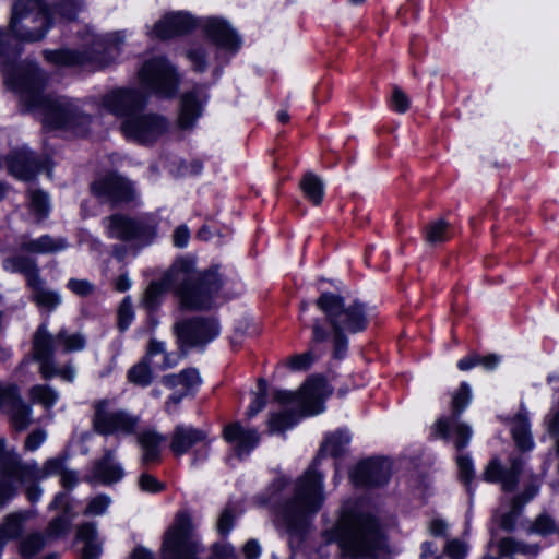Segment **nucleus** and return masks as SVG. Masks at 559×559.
Segmentation results:
<instances>
[{
    "mask_svg": "<svg viewBox=\"0 0 559 559\" xmlns=\"http://www.w3.org/2000/svg\"><path fill=\"white\" fill-rule=\"evenodd\" d=\"M460 478L465 485H468L474 476L473 462L468 455L460 454L456 459Z\"/></svg>",
    "mask_w": 559,
    "mask_h": 559,
    "instance_id": "nucleus-55",
    "label": "nucleus"
},
{
    "mask_svg": "<svg viewBox=\"0 0 559 559\" xmlns=\"http://www.w3.org/2000/svg\"><path fill=\"white\" fill-rule=\"evenodd\" d=\"M314 361V356L312 350H308L300 355L292 356L287 365L293 370H305L310 367V365Z\"/></svg>",
    "mask_w": 559,
    "mask_h": 559,
    "instance_id": "nucleus-57",
    "label": "nucleus"
},
{
    "mask_svg": "<svg viewBox=\"0 0 559 559\" xmlns=\"http://www.w3.org/2000/svg\"><path fill=\"white\" fill-rule=\"evenodd\" d=\"M52 24V16L41 0H17L12 7L10 31L20 41L41 40Z\"/></svg>",
    "mask_w": 559,
    "mask_h": 559,
    "instance_id": "nucleus-8",
    "label": "nucleus"
},
{
    "mask_svg": "<svg viewBox=\"0 0 559 559\" xmlns=\"http://www.w3.org/2000/svg\"><path fill=\"white\" fill-rule=\"evenodd\" d=\"M85 344L86 340L80 333L70 334L62 329L53 336L49 333L47 324L41 323L34 333L32 342L33 359L39 364L41 378L49 380L53 377H60L63 381L73 382L75 378L74 367L70 364L59 367L53 354L58 345L62 346L64 353H71L82 350Z\"/></svg>",
    "mask_w": 559,
    "mask_h": 559,
    "instance_id": "nucleus-5",
    "label": "nucleus"
},
{
    "mask_svg": "<svg viewBox=\"0 0 559 559\" xmlns=\"http://www.w3.org/2000/svg\"><path fill=\"white\" fill-rule=\"evenodd\" d=\"M121 132L126 139L139 144L148 145L160 139L169 129L168 120L155 112L131 115L122 120Z\"/></svg>",
    "mask_w": 559,
    "mask_h": 559,
    "instance_id": "nucleus-11",
    "label": "nucleus"
},
{
    "mask_svg": "<svg viewBox=\"0 0 559 559\" xmlns=\"http://www.w3.org/2000/svg\"><path fill=\"white\" fill-rule=\"evenodd\" d=\"M471 401V388L467 383H462L452 399V416L442 417L435 424V435L448 439L450 431L454 430V445L457 451L464 449L472 437V428L459 421L460 414L465 409Z\"/></svg>",
    "mask_w": 559,
    "mask_h": 559,
    "instance_id": "nucleus-12",
    "label": "nucleus"
},
{
    "mask_svg": "<svg viewBox=\"0 0 559 559\" xmlns=\"http://www.w3.org/2000/svg\"><path fill=\"white\" fill-rule=\"evenodd\" d=\"M68 288L79 296H87L93 293V285L86 280H70Z\"/></svg>",
    "mask_w": 559,
    "mask_h": 559,
    "instance_id": "nucleus-62",
    "label": "nucleus"
},
{
    "mask_svg": "<svg viewBox=\"0 0 559 559\" xmlns=\"http://www.w3.org/2000/svg\"><path fill=\"white\" fill-rule=\"evenodd\" d=\"M510 466L507 468L498 457L490 460L486 466L483 478L488 483H498L503 491H513L519 483L524 461L521 455H511Z\"/></svg>",
    "mask_w": 559,
    "mask_h": 559,
    "instance_id": "nucleus-17",
    "label": "nucleus"
},
{
    "mask_svg": "<svg viewBox=\"0 0 559 559\" xmlns=\"http://www.w3.org/2000/svg\"><path fill=\"white\" fill-rule=\"evenodd\" d=\"M190 239V231L186 225L178 226L173 235L174 245L178 248H185Z\"/></svg>",
    "mask_w": 559,
    "mask_h": 559,
    "instance_id": "nucleus-64",
    "label": "nucleus"
},
{
    "mask_svg": "<svg viewBox=\"0 0 559 559\" xmlns=\"http://www.w3.org/2000/svg\"><path fill=\"white\" fill-rule=\"evenodd\" d=\"M201 115L200 104L193 93L185 94L181 98L179 123L181 128L192 127L194 120Z\"/></svg>",
    "mask_w": 559,
    "mask_h": 559,
    "instance_id": "nucleus-41",
    "label": "nucleus"
},
{
    "mask_svg": "<svg viewBox=\"0 0 559 559\" xmlns=\"http://www.w3.org/2000/svg\"><path fill=\"white\" fill-rule=\"evenodd\" d=\"M197 26L194 19L185 12L171 13L159 20L148 33L151 37L168 39L189 33Z\"/></svg>",
    "mask_w": 559,
    "mask_h": 559,
    "instance_id": "nucleus-27",
    "label": "nucleus"
},
{
    "mask_svg": "<svg viewBox=\"0 0 559 559\" xmlns=\"http://www.w3.org/2000/svg\"><path fill=\"white\" fill-rule=\"evenodd\" d=\"M206 36L218 47L231 53L241 47V38L230 24L221 17H209L203 23Z\"/></svg>",
    "mask_w": 559,
    "mask_h": 559,
    "instance_id": "nucleus-23",
    "label": "nucleus"
},
{
    "mask_svg": "<svg viewBox=\"0 0 559 559\" xmlns=\"http://www.w3.org/2000/svg\"><path fill=\"white\" fill-rule=\"evenodd\" d=\"M319 457L297 477L290 495L275 502L277 520L294 535H302L324 501V475L316 466Z\"/></svg>",
    "mask_w": 559,
    "mask_h": 559,
    "instance_id": "nucleus-2",
    "label": "nucleus"
},
{
    "mask_svg": "<svg viewBox=\"0 0 559 559\" xmlns=\"http://www.w3.org/2000/svg\"><path fill=\"white\" fill-rule=\"evenodd\" d=\"M154 376L151 362L142 358L128 371V380L139 386H148L153 382Z\"/></svg>",
    "mask_w": 559,
    "mask_h": 559,
    "instance_id": "nucleus-43",
    "label": "nucleus"
},
{
    "mask_svg": "<svg viewBox=\"0 0 559 559\" xmlns=\"http://www.w3.org/2000/svg\"><path fill=\"white\" fill-rule=\"evenodd\" d=\"M146 102V95L139 88H116L103 96L102 106L110 114L124 120L143 110Z\"/></svg>",
    "mask_w": 559,
    "mask_h": 559,
    "instance_id": "nucleus-16",
    "label": "nucleus"
},
{
    "mask_svg": "<svg viewBox=\"0 0 559 559\" xmlns=\"http://www.w3.org/2000/svg\"><path fill=\"white\" fill-rule=\"evenodd\" d=\"M45 546V538L41 534L35 533L26 536L20 544V552L23 557H33Z\"/></svg>",
    "mask_w": 559,
    "mask_h": 559,
    "instance_id": "nucleus-46",
    "label": "nucleus"
},
{
    "mask_svg": "<svg viewBox=\"0 0 559 559\" xmlns=\"http://www.w3.org/2000/svg\"><path fill=\"white\" fill-rule=\"evenodd\" d=\"M539 481L534 478L523 490L522 493L515 496L512 501H519V507L523 508L528 501H531L538 492Z\"/></svg>",
    "mask_w": 559,
    "mask_h": 559,
    "instance_id": "nucleus-61",
    "label": "nucleus"
},
{
    "mask_svg": "<svg viewBox=\"0 0 559 559\" xmlns=\"http://www.w3.org/2000/svg\"><path fill=\"white\" fill-rule=\"evenodd\" d=\"M195 71L203 72L206 69L205 53L202 49H191L187 52Z\"/></svg>",
    "mask_w": 559,
    "mask_h": 559,
    "instance_id": "nucleus-63",
    "label": "nucleus"
},
{
    "mask_svg": "<svg viewBox=\"0 0 559 559\" xmlns=\"http://www.w3.org/2000/svg\"><path fill=\"white\" fill-rule=\"evenodd\" d=\"M28 395L33 403L40 404L45 409H50L59 399V393L47 384L33 385Z\"/></svg>",
    "mask_w": 559,
    "mask_h": 559,
    "instance_id": "nucleus-42",
    "label": "nucleus"
},
{
    "mask_svg": "<svg viewBox=\"0 0 559 559\" xmlns=\"http://www.w3.org/2000/svg\"><path fill=\"white\" fill-rule=\"evenodd\" d=\"M349 441L350 437L344 430H338L334 433H331L325 438V441L321 445L319 456L330 455L337 457L345 453Z\"/></svg>",
    "mask_w": 559,
    "mask_h": 559,
    "instance_id": "nucleus-40",
    "label": "nucleus"
},
{
    "mask_svg": "<svg viewBox=\"0 0 559 559\" xmlns=\"http://www.w3.org/2000/svg\"><path fill=\"white\" fill-rule=\"evenodd\" d=\"M162 383L169 389L182 386L186 393H188L201 384V377L195 368H187L179 373L164 376Z\"/></svg>",
    "mask_w": 559,
    "mask_h": 559,
    "instance_id": "nucleus-36",
    "label": "nucleus"
},
{
    "mask_svg": "<svg viewBox=\"0 0 559 559\" xmlns=\"http://www.w3.org/2000/svg\"><path fill=\"white\" fill-rule=\"evenodd\" d=\"M222 286L223 282L217 270L199 273L192 259L180 258L159 281L148 285L143 304L147 309L153 310L159 305L163 294L174 289L181 308L204 310L211 307L213 297Z\"/></svg>",
    "mask_w": 559,
    "mask_h": 559,
    "instance_id": "nucleus-1",
    "label": "nucleus"
},
{
    "mask_svg": "<svg viewBox=\"0 0 559 559\" xmlns=\"http://www.w3.org/2000/svg\"><path fill=\"white\" fill-rule=\"evenodd\" d=\"M443 551L450 559H464L468 552V546L466 543L454 538L447 542Z\"/></svg>",
    "mask_w": 559,
    "mask_h": 559,
    "instance_id": "nucleus-53",
    "label": "nucleus"
},
{
    "mask_svg": "<svg viewBox=\"0 0 559 559\" xmlns=\"http://www.w3.org/2000/svg\"><path fill=\"white\" fill-rule=\"evenodd\" d=\"M124 476V471L120 463L116 461V449H104L103 456L92 463L90 473L84 476V481L94 485H112L120 481Z\"/></svg>",
    "mask_w": 559,
    "mask_h": 559,
    "instance_id": "nucleus-19",
    "label": "nucleus"
},
{
    "mask_svg": "<svg viewBox=\"0 0 559 559\" xmlns=\"http://www.w3.org/2000/svg\"><path fill=\"white\" fill-rule=\"evenodd\" d=\"M110 238L122 241L135 240L147 245L155 236V228L145 218H132L122 214H114L103 219Z\"/></svg>",
    "mask_w": 559,
    "mask_h": 559,
    "instance_id": "nucleus-15",
    "label": "nucleus"
},
{
    "mask_svg": "<svg viewBox=\"0 0 559 559\" xmlns=\"http://www.w3.org/2000/svg\"><path fill=\"white\" fill-rule=\"evenodd\" d=\"M31 511H19L8 514L0 524V555L11 539L17 538L23 528V524L32 518Z\"/></svg>",
    "mask_w": 559,
    "mask_h": 559,
    "instance_id": "nucleus-30",
    "label": "nucleus"
},
{
    "mask_svg": "<svg viewBox=\"0 0 559 559\" xmlns=\"http://www.w3.org/2000/svg\"><path fill=\"white\" fill-rule=\"evenodd\" d=\"M31 207L39 218L45 217L48 214V195L43 191L35 190L31 192Z\"/></svg>",
    "mask_w": 559,
    "mask_h": 559,
    "instance_id": "nucleus-50",
    "label": "nucleus"
},
{
    "mask_svg": "<svg viewBox=\"0 0 559 559\" xmlns=\"http://www.w3.org/2000/svg\"><path fill=\"white\" fill-rule=\"evenodd\" d=\"M546 430L554 440L556 453L559 455V390L549 413L545 417Z\"/></svg>",
    "mask_w": 559,
    "mask_h": 559,
    "instance_id": "nucleus-45",
    "label": "nucleus"
},
{
    "mask_svg": "<svg viewBox=\"0 0 559 559\" xmlns=\"http://www.w3.org/2000/svg\"><path fill=\"white\" fill-rule=\"evenodd\" d=\"M28 287L31 288V300L40 309L51 312L61 304V296L47 288L40 277Z\"/></svg>",
    "mask_w": 559,
    "mask_h": 559,
    "instance_id": "nucleus-32",
    "label": "nucleus"
},
{
    "mask_svg": "<svg viewBox=\"0 0 559 559\" xmlns=\"http://www.w3.org/2000/svg\"><path fill=\"white\" fill-rule=\"evenodd\" d=\"M259 393H257L254 400L251 402L248 407L246 415L248 418L254 417L258 413H260L266 405L267 397V384L264 379H259L258 381Z\"/></svg>",
    "mask_w": 559,
    "mask_h": 559,
    "instance_id": "nucleus-48",
    "label": "nucleus"
},
{
    "mask_svg": "<svg viewBox=\"0 0 559 559\" xmlns=\"http://www.w3.org/2000/svg\"><path fill=\"white\" fill-rule=\"evenodd\" d=\"M224 439L233 445L236 455L243 459L259 444L260 433L255 428H246L239 421L224 428Z\"/></svg>",
    "mask_w": 559,
    "mask_h": 559,
    "instance_id": "nucleus-25",
    "label": "nucleus"
},
{
    "mask_svg": "<svg viewBox=\"0 0 559 559\" xmlns=\"http://www.w3.org/2000/svg\"><path fill=\"white\" fill-rule=\"evenodd\" d=\"M67 247L68 242L64 238H53L49 235H44L36 239L23 238L20 243V248L23 251L38 254L55 253Z\"/></svg>",
    "mask_w": 559,
    "mask_h": 559,
    "instance_id": "nucleus-31",
    "label": "nucleus"
},
{
    "mask_svg": "<svg viewBox=\"0 0 559 559\" xmlns=\"http://www.w3.org/2000/svg\"><path fill=\"white\" fill-rule=\"evenodd\" d=\"M52 16V22L59 17L62 21H72L82 7L81 0H49L46 4Z\"/></svg>",
    "mask_w": 559,
    "mask_h": 559,
    "instance_id": "nucleus-39",
    "label": "nucleus"
},
{
    "mask_svg": "<svg viewBox=\"0 0 559 559\" xmlns=\"http://www.w3.org/2000/svg\"><path fill=\"white\" fill-rule=\"evenodd\" d=\"M0 474L22 485L41 480L39 465L36 462H24L19 453H12L1 460Z\"/></svg>",
    "mask_w": 559,
    "mask_h": 559,
    "instance_id": "nucleus-26",
    "label": "nucleus"
},
{
    "mask_svg": "<svg viewBox=\"0 0 559 559\" xmlns=\"http://www.w3.org/2000/svg\"><path fill=\"white\" fill-rule=\"evenodd\" d=\"M123 40L124 36L121 33L100 36L87 31L83 51L74 49L45 50L44 57L56 66H88L93 70H98L115 60Z\"/></svg>",
    "mask_w": 559,
    "mask_h": 559,
    "instance_id": "nucleus-7",
    "label": "nucleus"
},
{
    "mask_svg": "<svg viewBox=\"0 0 559 559\" xmlns=\"http://www.w3.org/2000/svg\"><path fill=\"white\" fill-rule=\"evenodd\" d=\"M111 502V499L107 495H98L90 500L84 514L85 515H102L104 514L109 504Z\"/></svg>",
    "mask_w": 559,
    "mask_h": 559,
    "instance_id": "nucleus-51",
    "label": "nucleus"
},
{
    "mask_svg": "<svg viewBox=\"0 0 559 559\" xmlns=\"http://www.w3.org/2000/svg\"><path fill=\"white\" fill-rule=\"evenodd\" d=\"M139 487L146 492H159L164 489V485L158 481L153 475L143 473L139 477Z\"/></svg>",
    "mask_w": 559,
    "mask_h": 559,
    "instance_id": "nucleus-58",
    "label": "nucleus"
},
{
    "mask_svg": "<svg viewBox=\"0 0 559 559\" xmlns=\"http://www.w3.org/2000/svg\"><path fill=\"white\" fill-rule=\"evenodd\" d=\"M326 543H337L348 557H367L380 547L381 533L369 514L345 511L334 527L323 533Z\"/></svg>",
    "mask_w": 559,
    "mask_h": 559,
    "instance_id": "nucleus-4",
    "label": "nucleus"
},
{
    "mask_svg": "<svg viewBox=\"0 0 559 559\" xmlns=\"http://www.w3.org/2000/svg\"><path fill=\"white\" fill-rule=\"evenodd\" d=\"M173 331L177 344L185 355L187 348L204 346L214 340L219 333V328L213 319L195 317L177 321Z\"/></svg>",
    "mask_w": 559,
    "mask_h": 559,
    "instance_id": "nucleus-13",
    "label": "nucleus"
},
{
    "mask_svg": "<svg viewBox=\"0 0 559 559\" xmlns=\"http://www.w3.org/2000/svg\"><path fill=\"white\" fill-rule=\"evenodd\" d=\"M330 395L328 384L322 378H311L298 393L277 390L274 400L281 404H297L298 409H287L273 414L269 420L271 432H283L292 428L299 416H311L323 412L324 399Z\"/></svg>",
    "mask_w": 559,
    "mask_h": 559,
    "instance_id": "nucleus-6",
    "label": "nucleus"
},
{
    "mask_svg": "<svg viewBox=\"0 0 559 559\" xmlns=\"http://www.w3.org/2000/svg\"><path fill=\"white\" fill-rule=\"evenodd\" d=\"M9 171L16 178L23 180L32 179L43 169H49L47 157L36 155L27 148H21L12 152L7 159Z\"/></svg>",
    "mask_w": 559,
    "mask_h": 559,
    "instance_id": "nucleus-21",
    "label": "nucleus"
},
{
    "mask_svg": "<svg viewBox=\"0 0 559 559\" xmlns=\"http://www.w3.org/2000/svg\"><path fill=\"white\" fill-rule=\"evenodd\" d=\"M557 531L558 528L555 520L547 513L539 514L528 530L530 533H535L542 536L552 534Z\"/></svg>",
    "mask_w": 559,
    "mask_h": 559,
    "instance_id": "nucleus-47",
    "label": "nucleus"
},
{
    "mask_svg": "<svg viewBox=\"0 0 559 559\" xmlns=\"http://www.w3.org/2000/svg\"><path fill=\"white\" fill-rule=\"evenodd\" d=\"M66 457L57 456L48 459L43 466H39L40 479H45L52 475H60L66 468Z\"/></svg>",
    "mask_w": 559,
    "mask_h": 559,
    "instance_id": "nucleus-49",
    "label": "nucleus"
},
{
    "mask_svg": "<svg viewBox=\"0 0 559 559\" xmlns=\"http://www.w3.org/2000/svg\"><path fill=\"white\" fill-rule=\"evenodd\" d=\"M391 104L395 111L404 114L409 109L411 100L408 96L399 86H394L392 92Z\"/></svg>",
    "mask_w": 559,
    "mask_h": 559,
    "instance_id": "nucleus-56",
    "label": "nucleus"
},
{
    "mask_svg": "<svg viewBox=\"0 0 559 559\" xmlns=\"http://www.w3.org/2000/svg\"><path fill=\"white\" fill-rule=\"evenodd\" d=\"M16 493L14 485L7 476L0 474V509L3 508Z\"/></svg>",
    "mask_w": 559,
    "mask_h": 559,
    "instance_id": "nucleus-60",
    "label": "nucleus"
},
{
    "mask_svg": "<svg viewBox=\"0 0 559 559\" xmlns=\"http://www.w3.org/2000/svg\"><path fill=\"white\" fill-rule=\"evenodd\" d=\"M92 408V427L97 435L119 438L136 433L141 421L140 416L117 407L111 400L94 401Z\"/></svg>",
    "mask_w": 559,
    "mask_h": 559,
    "instance_id": "nucleus-9",
    "label": "nucleus"
},
{
    "mask_svg": "<svg viewBox=\"0 0 559 559\" xmlns=\"http://www.w3.org/2000/svg\"><path fill=\"white\" fill-rule=\"evenodd\" d=\"M47 432L44 429L32 431L25 439L24 450L28 452L36 451L46 440Z\"/></svg>",
    "mask_w": 559,
    "mask_h": 559,
    "instance_id": "nucleus-59",
    "label": "nucleus"
},
{
    "mask_svg": "<svg viewBox=\"0 0 559 559\" xmlns=\"http://www.w3.org/2000/svg\"><path fill=\"white\" fill-rule=\"evenodd\" d=\"M498 550L501 557H508L516 554L536 557L539 552V546L528 545L516 540L513 537H504L499 540Z\"/></svg>",
    "mask_w": 559,
    "mask_h": 559,
    "instance_id": "nucleus-37",
    "label": "nucleus"
},
{
    "mask_svg": "<svg viewBox=\"0 0 559 559\" xmlns=\"http://www.w3.org/2000/svg\"><path fill=\"white\" fill-rule=\"evenodd\" d=\"M199 545L190 537L188 515H178L176 523L166 532L163 543L164 559H197Z\"/></svg>",
    "mask_w": 559,
    "mask_h": 559,
    "instance_id": "nucleus-14",
    "label": "nucleus"
},
{
    "mask_svg": "<svg viewBox=\"0 0 559 559\" xmlns=\"http://www.w3.org/2000/svg\"><path fill=\"white\" fill-rule=\"evenodd\" d=\"M91 189L93 194L102 202H129L134 198V190L131 183L115 174L94 181Z\"/></svg>",
    "mask_w": 559,
    "mask_h": 559,
    "instance_id": "nucleus-20",
    "label": "nucleus"
},
{
    "mask_svg": "<svg viewBox=\"0 0 559 559\" xmlns=\"http://www.w3.org/2000/svg\"><path fill=\"white\" fill-rule=\"evenodd\" d=\"M0 408L10 415L17 431L25 430L32 423V408L24 403L16 385H0Z\"/></svg>",
    "mask_w": 559,
    "mask_h": 559,
    "instance_id": "nucleus-18",
    "label": "nucleus"
},
{
    "mask_svg": "<svg viewBox=\"0 0 559 559\" xmlns=\"http://www.w3.org/2000/svg\"><path fill=\"white\" fill-rule=\"evenodd\" d=\"M198 444L203 448L209 445V435L205 430L183 424L174 428L170 435L169 448L176 456L188 453Z\"/></svg>",
    "mask_w": 559,
    "mask_h": 559,
    "instance_id": "nucleus-24",
    "label": "nucleus"
},
{
    "mask_svg": "<svg viewBox=\"0 0 559 559\" xmlns=\"http://www.w3.org/2000/svg\"><path fill=\"white\" fill-rule=\"evenodd\" d=\"M391 475L390 464L385 460L360 462L350 474L352 481L358 487H378L385 485Z\"/></svg>",
    "mask_w": 559,
    "mask_h": 559,
    "instance_id": "nucleus-22",
    "label": "nucleus"
},
{
    "mask_svg": "<svg viewBox=\"0 0 559 559\" xmlns=\"http://www.w3.org/2000/svg\"><path fill=\"white\" fill-rule=\"evenodd\" d=\"M142 86L162 96L173 97L177 93L179 78L174 66L164 57L146 60L138 71Z\"/></svg>",
    "mask_w": 559,
    "mask_h": 559,
    "instance_id": "nucleus-10",
    "label": "nucleus"
},
{
    "mask_svg": "<svg viewBox=\"0 0 559 559\" xmlns=\"http://www.w3.org/2000/svg\"><path fill=\"white\" fill-rule=\"evenodd\" d=\"M3 269L11 273H21L25 276L27 285L35 283L40 276L35 261L31 258L16 255L3 261Z\"/></svg>",
    "mask_w": 559,
    "mask_h": 559,
    "instance_id": "nucleus-34",
    "label": "nucleus"
},
{
    "mask_svg": "<svg viewBox=\"0 0 559 559\" xmlns=\"http://www.w3.org/2000/svg\"><path fill=\"white\" fill-rule=\"evenodd\" d=\"M133 309L130 297H126L118 309V328L120 331H126L133 320Z\"/></svg>",
    "mask_w": 559,
    "mask_h": 559,
    "instance_id": "nucleus-52",
    "label": "nucleus"
},
{
    "mask_svg": "<svg viewBox=\"0 0 559 559\" xmlns=\"http://www.w3.org/2000/svg\"><path fill=\"white\" fill-rule=\"evenodd\" d=\"M164 437L154 430H145L138 435V442L143 450L142 463L150 464L157 462L160 456L159 445Z\"/></svg>",
    "mask_w": 559,
    "mask_h": 559,
    "instance_id": "nucleus-35",
    "label": "nucleus"
},
{
    "mask_svg": "<svg viewBox=\"0 0 559 559\" xmlns=\"http://www.w3.org/2000/svg\"><path fill=\"white\" fill-rule=\"evenodd\" d=\"M509 425L516 448L522 452L531 451L534 448V440L531 432L528 412L524 405H521L520 411L510 420Z\"/></svg>",
    "mask_w": 559,
    "mask_h": 559,
    "instance_id": "nucleus-28",
    "label": "nucleus"
},
{
    "mask_svg": "<svg viewBox=\"0 0 559 559\" xmlns=\"http://www.w3.org/2000/svg\"><path fill=\"white\" fill-rule=\"evenodd\" d=\"M94 523H84L79 526L76 537L84 543L83 559H97L102 552V544Z\"/></svg>",
    "mask_w": 559,
    "mask_h": 559,
    "instance_id": "nucleus-33",
    "label": "nucleus"
},
{
    "mask_svg": "<svg viewBox=\"0 0 559 559\" xmlns=\"http://www.w3.org/2000/svg\"><path fill=\"white\" fill-rule=\"evenodd\" d=\"M306 198L316 206L320 205L324 195V186L320 177L313 173H306L299 183Z\"/></svg>",
    "mask_w": 559,
    "mask_h": 559,
    "instance_id": "nucleus-38",
    "label": "nucleus"
},
{
    "mask_svg": "<svg viewBox=\"0 0 559 559\" xmlns=\"http://www.w3.org/2000/svg\"><path fill=\"white\" fill-rule=\"evenodd\" d=\"M317 307L324 313L329 329L320 320L312 324V343H322L332 335L334 357L342 359L348 346L346 333H358L367 328L368 319L365 305L355 301L348 306L344 298L333 293H322L316 300Z\"/></svg>",
    "mask_w": 559,
    "mask_h": 559,
    "instance_id": "nucleus-3",
    "label": "nucleus"
},
{
    "mask_svg": "<svg viewBox=\"0 0 559 559\" xmlns=\"http://www.w3.org/2000/svg\"><path fill=\"white\" fill-rule=\"evenodd\" d=\"M521 511L522 508L519 507V501H512L510 511L501 515V528L508 532L513 531L515 527L516 520L521 514Z\"/></svg>",
    "mask_w": 559,
    "mask_h": 559,
    "instance_id": "nucleus-54",
    "label": "nucleus"
},
{
    "mask_svg": "<svg viewBox=\"0 0 559 559\" xmlns=\"http://www.w3.org/2000/svg\"><path fill=\"white\" fill-rule=\"evenodd\" d=\"M449 223L445 219H437L429 223L425 227V239L431 245L436 246L449 239Z\"/></svg>",
    "mask_w": 559,
    "mask_h": 559,
    "instance_id": "nucleus-44",
    "label": "nucleus"
},
{
    "mask_svg": "<svg viewBox=\"0 0 559 559\" xmlns=\"http://www.w3.org/2000/svg\"><path fill=\"white\" fill-rule=\"evenodd\" d=\"M58 508H64L63 512L52 519L46 530V534L49 538H59L66 535L71 526L72 515L70 514L68 507V496L64 492L58 493L49 506V509L55 510Z\"/></svg>",
    "mask_w": 559,
    "mask_h": 559,
    "instance_id": "nucleus-29",
    "label": "nucleus"
}]
</instances>
